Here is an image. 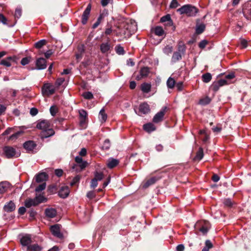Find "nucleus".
<instances>
[{
  "label": "nucleus",
  "mask_w": 251,
  "mask_h": 251,
  "mask_svg": "<svg viewBox=\"0 0 251 251\" xmlns=\"http://www.w3.org/2000/svg\"><path fill=\"white\" fill-rule=\"evenodd\" d=\"M36 127L41 130L40 136L42 139L52 136L55 134V131L51 127L50 123L48 120H42L39 121Z\"/></svg>",
  "instance_id": "1"
},
{
  "label": "nucleus",
  "mask_w": 251,
  "mask_h": 251,
  "mask_svg": "<svg viewBox=\"0 0 251 251\" xmlns=\"http://www.w3.org/2000/svg\"><path fill=\"white\" fill-rule=\"evenodd\" d=\"M180 14H185L187 16H195L198 12V9L190 4L184 5L177 10Z\"/></svg>",
  "instance_id": "2"
},
{
  "label": "nucleus",
  "mask_w": 251,
  "mask_h": 251,
  "mask_svg": "<svg viewBox=\"0 0 251 251\" xmlns=\"http://www.w3.org/2000/svg\"><path fill=\"white\" fill-rule=\"evenodd\" d=\"M242 12L247 20H251V0L245 2L242 6Z\"/></svg>",
  "instance_id": "3"
},
{
  "label": "nucleus",
  "mask_w": 251,
  "mask_h": 251,
  "mask_svg": "<svg viewBox=\"0 0 251 251\" xmlns=\"http://www.w3.org/2000/svg\"><path fill=\"white\" fill-rule=\"evenodd\" d=\"M75 161L78 164H75L72 168L73 170L78 171L77 168H79V171H81L85 168L87 165V162L86 161H83L82 158L79 156H76L75 158Z\"/></svg>",
  "instance_id": "4"
},
{
  "label": "nucleus",
  "mask_w": 251,
  "mask_h": 251,
  "mask_svg": "<svg viewBox=\"0 0 251 251\" xmlns=\"http://www.w3.org/2000/svg\"><path fill=\"white\" fill-rule=\"evenodd\" d=\"M3 153L7 158H12L16 155L15 149L11 146H6L3 148Z\"/></svg>",
  "instance_id": "5"
},
{
  "label": "nucleus",
  "mask_w": 251,
  "mask_h": 251,
  "mask_svg": "<svg viewBox=\"0 0 251 251\" xmlns=\"http://www.w3.org/2000/svg\"><path fill=\"white\" fill-rule=\"evenodd\" d=\"M42 92L43 95H51L55 93V89L50 83H45L42 87Z\"/></svg>",
  "instance_id": "6"
},
{
  "label": "nucleus",
  "mask_w": 251,
  "mask_h": 251,
  "mask_svg": "<svg viewBox=\"0 0 251 251\" xmlns=\"http://www.w3.org/2000/svg\"><path fill=\"white\" fill-rule=\"evenodd\" d=\"M167 109V107L166 106L163 107L159 112L154 115L152 119V122L154 123H158L162 122L164 119Z\"/></svg>",
  "instance_id": "7"
},
{
  "label": "nucleus",
  "mask_w": 251,
  "mask_h": 251,
  "mask_svg": "<svg viewBox=\"0 0 251 251\" xmlns=\"http://www.w3.org/2000/svg\"><path fill=\"white\" fill-rule=\"evenodd\" d=\"M161 178L160 176H154L144 180L142 183V187L144 189H147L150 186L155 184Z\"/></svg>",
  "instance_id": "8"
},
{
  "label": "nucleus",
  "mask_w": 251,
  "mask_h": 251,
  "mask_svg": "<svg viewBox=\"0 0 251 251\" xmlns=\"http://www.w3.org/2000/svg\"><path fill=\"white\" fill-rule=\"evenodd\" d=\"M228 83L227 80L224 79H221L217 81L214 82L211 86V88L215 92L218 91L220 87L227 85Z\"/></svg>",
  "instance_id": "9"
},
{
  "label": "nucleus",
  "mask_w": 251,
  "mask_h": 251,
  "mask_svg": "<svg viewBox=\"0 0 251 251\" xmlns=\"http://www.w3.org/2000/svg\"><path fill=\"white\" fill-rule=\"evenodd\" d=\"M91 7V4L89 3L82 14L81 17V23L83 25H86L87 23L88 20L90 16Z\"/></svg>",
  "instance_id": "10"
},
{
  "label": "nucleus",
  "mask_w": 251,
  "mask_h": 251,
  "mask_svg": "<svg viewBox=\"0 0 251 251\" xmlns=\"http://www.w3.org/2000/svg\"><path fill=\"white\" fill-rule=\"evenodd\" d=\"M50 231L53 235L59 238H62L63 235L60 232V225L55 224L50 226Z\"/></svg>",
  "instance_id": "11"
},
{
  "label": "nucleus",
  "mask_w": 251,
  "mask_h": 251,
  "mask_svg": "<svg viewBox=\"0 0 251 251\" xmlns=\"http://www.w3.org/2000/svg\"><path fill=\"white\" fill-rule=\"evenodd\" d=\"M110 39L108 38L106 43H102L100 45V50L102 53H107L110 51L112 47L109 43Z\"/></svg>",
  "instance_id": "12"
},
{
  "label": "nucleus",
  "mask_w": 251,
  "mask_h": 251,
  "mask_svg": "<svg viewBox=\"0 0 251 251\" xmlns=\"http://www.w3.org/2000/svg\"><path fill=\"white\" fill-rule=\"evenodd\" d=\"M32 242L31 236L30 234H25L20 239V243L23 246H29Z\"/></svg>",
  "instance_id": "13"
},
{
  "label": "nucleus",
  "mask_w": 251,
  "mask_h": 251,
  "mask_svg": "<svg viewBox=\"0 0 251 251\" xmlns=\"http://www.w3.org/2000/svg\"><path fill=\"white\" fill-rule=\"evenodd\" d=\"M37 146L36 144L33 141H27L24 145V148L28 151H32Z\"/></svg>",
  "instance_id": "14"
},
{
  "label": "nucleus",
  "mask_w": 251,
  "mask_h": 251,
  "mask_svg": "<svg viewBox=\"0 0 251 251\" xmlns=\"http://www.w3.org/2000/svg\"><path fill=\"white\" fill-rule=\"evenodd\" d=\"M48 179V175L45 172L40 173L35 176L36 181L38 183L46 182Z\"/></svg>",
  "instance_id": "15"
},
{
  "label": "nucleus",
  "mask_w": 251,
  "mask_h": 251,
  "mask_svg": "<svg viewBox=\"0 0 251 251\" xmlns=\"http://www.w3.org/2000/svg\"><path fill=\"white\" fill-rule=\"evenodd\" d=\"M70 190L68 186H62L58 191L59 196L63 199L66 198L69 194Z\"/></svg>",
  "instance_id": "16"
},
{
  "label": "nucleus",
  "mask_w": 251,
  "mask_h": 251,
  "mask_svg": "<svg viewBox=\"0 0 251 251\" xmlns=\"http://www.w3.org/2000/svg\"><path fill=\"white\" fill-rule=\"evenodd\" d=\"M36 66L38 70L45 69L47 67V61L45 58H39L36 60Z\"/></svg>",
  "instance_id": "17"
},
{
  "label": "nucleus",
  "mask_w": 251,
  "mask_h": 251,
  "mask_svg": "<svg viewBox=\"0 0 251 251\" xmlns=\"http://www.w3.org/2000/svg\"><path fill=\"white\" fill-rule=\"evenodd\" d=\"M139 112L143 114H147L150 112L149 105L146 102L140 104L139 108Z\"/></svg>",
  "instance_id": "18"
},
{
  "label": "nucleus",
  "mask_w": 251,
  "mask_h": 251,
  "mask_svg": "<svg viewBox=\"0 0 251 251\" xmlns=\"http://www.w3.org/2000/svg\"><path fill=\"white\" fill-rule=\"evenodd\" d=\"M80 125L82 126L85 124L87 119V114L85 110L82 109L79 111Z\"/></svg>",
  "instance_id": "19"
},
{
  "label": "nucleus",
  "mask_w": 251,
  "mask_h": 251,
  "mask_svg": "<svg viewBox=\"0 0 251 251\" xmlns=\"http://www.w3.org/2000/svg\"><path fill=\"white\" fill-rule=\"evenodd\" d=\"M46 216L50 218H53L56 217L57 211L55 209L53 208H46L45 210Z\"/></svg>",
  "instance_id": "20"
},
{
  "label": "nucleus",
  "mask_w": 251,
  "mask_h": 251,
  "mask_svg": "<svg viewBox=\"0 0 251 251\" xmlns=\"http://www.w3.org/2000/svg\"><path fill=\"white\" fill-rule=\"evenodd\" d=\"M16 205L12 201H10L5 204L3 207V209L5 212H11L15 210Z\"/></svg>",
  "instance_id": "21"
},
{
  "label": "nucleus",
  "mask_w": 251,
  "mask_h": 251,
  "mask_svg": "<svg viewBox=\"0 0 251 251\" xmlns=\"http://www.w3.org/2000/svg\"><path fill=\"white\" fill-rule=\"evenodd\" d=\"M119 163V161L113 158H109L107 161V167L109 169H113L116 167Z\"/></svg>",
  "instance_id": "22"
},
{
  "label": "nucleus",
  "mask_w": 251,
  "mask_h": 251,
  "mask_svg": "<svg viewBox=\"0 0 251 251\" xmlns=\"http://www.w3.org/2000/svg\"><path fill=\"white\" fill-rule=\"evenodd\" d=\"M143 129L146 131L150 133L156 129L155 126L151 123H149L144 125Z\"/></svg>",
  "instance_id": "23"
},
{
  "label": "nucleus",
  "mask_w": 251,
  "mask_h": 251,
  "mask_svg": "<svg viewBox=\"0 0 251 251\" xmlns=\"http://www.w3.org/2000/svg\"><path fill=\"white\" fill-rule=\"evenodd\" d=\"M37 205H38L34 199L28 198L25 201V206L27 208H30L32 206H36Z\"/></svg>",
  "instance_id": "24"
},
{
  "label": "nucleus",
  "mask_w": 251,
  "mask_h": 251,
  "mask_svg": "<svg viewBox=\"0 0 251 251\" xmlns=\"http://www.w3.org/2000/svg\"><path fill=\"white\" fill-rule=\"evenodd\" d=\"M42 249V248L37 244L30 245L28 246L27 248V251H41Z\"/></svg>",
  "instance_id": "25"
},
{
  "label": "nucleus",
  "mask_w": 251,
  "mask_h": 251,
  "mask_svg": "<svg viewBox=\"0 0 251 251\" xmlns=\"http://www.w3.org/2000/svg\"><path fill=\"white\" fill-rule=\"evenodd\" d=\"M9 188V183L6 182L0 183V194H2L6 192Z\"/></svg>",
  "instance_id": "26"
},
{
  "label": "nucleus",
  "mask_w": 251,
  "mask_h": 251,
  "mask_svg": "<svg viewBox=\"0 0 251 251\" xmlns=\"http://www.w3.org/2000/svg\"><path fill=\"white\" fill-rule=\"evenodd\" d=\"M14 133L8 137V140L13 141L16 140L24 132L22 130L13 132Z\"/></svg>",
  "instance_id": "27"
},
{
  "label": "nucleus",
  "mask_w": 251,
  "mask_h": 251,
  "mask_svg": "<svg viewBox=\"0 0 251 251\" xmlns=\"http://www.w3.org/2000/svg\"><path fill=\"white\" fill-rule=\"evenodd\" d=\"M141 90L145 93H148L151 89V85L148 83H143L141 86Z\"/></svg>",
  "instance_id": "28"
},
{
  "label": "nucleus",
  "mask_w": 251,
  "mask_h": 251,
  "mask_svg": "<svg viewBox=\"0 0 251 251\" xmlns=\"http://www.w3.org/2000/svg\"><path fill=\"white\" fill-rule=\"evenodd\" d=\"M108 14L109 12L108 10L105 8L100 12V16L97 19L99 21L101 22L104 20L105 17L108 16Z\"/></svg>",
  "instance_id": "29"
},
{
  "label": "nucleus",
  "mask_w": 251,
  "mask_h": 251,
  "mask_svg": "<svg viewBox=\"0 0 251 251\" xmlns=\"http://www.w3.org/2000/svg\"><path fill=\"white\" fill-rule=\"evenodd\" d=\"M150 72V68L148 67H143L141 68L140 71V75L144 77L148 76Z\"/></svg>",
  "instance_id": "30"
},
{
  "label": "nucleus",
  "mask_w": 251,
  "mask_h": 251,
  "mask_svg": "<svg viewBox=\"0 0 251 251\" xmlns=\"http://www.w3.org/2000/svg\"><path fill=\"white\" fill-rule=\"evenodd\" d=\"M223 203L225 206L228 208L233 207V206L236 204V202L232 201L229 198L225 199Z\"/></svg>",
  "instance_id": "31"
},
{
  "label": "nucleus",
  "mask_w": 251,
  "mask_h": 251,
  "mask_svg": "<svg viewBox=\"0 0 251 251\" xmlns=\"http://www.w3.org/2000/svg\"><path fill=\"white\" fill-rule=\"evenodd\" d=\"M201 78L204 83H208L212 79V75L209 73H206L202 75Z\"/></svg>",
  "instance_id": "32"
},
{
  "label": "nucleus",
  "mask_w": 251,
  "mask_h": 251,
  "mask_svg": "<svg viewBox=\"0 0 251 251\" xmlns=\"http://www.w3.org/2000/svg\"><path fill=\"white\" fill-rule=\"evenodd\" d=\"M203 150L201 147L199 148L198 151L196 153L194 159L195 160L200 161L203 157Z\"/></svg>",
  "instance_id": "33"
},
{
  "label": "nucleus",
  "mask_w": 251,
  "mask_h": 251,
  "mask_svg": "<svg viewBox=\"0 0 251 251\" xmlns=\"http://www.w3.org/2000/svg\"><path fill=\"white\" fill-rule=\"evenodd\" d=\"M11 59L12 58L10 57H7L5 59H2L0 61V65L6 67H10L11 66Z\"/></svg>",
  "instance_id": "34"
},
{
  "label": "nucleus",
  "mask_w": 251,
  "mask_h": 251,
  "mask_svg": "<svg viewBox=\"0 0 251 251\" xmlns=\"http://www.w3.org/2000/svg\"><path fill=\"white\" fill-rule=\"evenodd\" d=\"M57 190V185L56 184H52L49 185L48 187V192L50 194H52L56 192Z\"/></svg>",
  "instance_id": "35"
},
{
  "label": "nucleus",
  "mask_w": 251,
  "mask_h": 251,
  "mask_svg": "<svg viewBox=\"0 0 251 251\" xmlns=\"http://www.w3.org/2000/svg\"><path fill=\"white\" fill-rule=\"evenodd\" d=\"M211 101V99L206 96L203 98H202L200 100L199 103L202 105H205L209 104Z\"/></svg>",
  "instance_id": "36"
},
{
  "label": "nucleus",
  "mask_w": 251,
  "mask_h": 251,
  "mask_svg": "<svg viewBox=\"0 0 251 251\" xmlns=\"http://www.w3.org/2000/svg\"><path fill=\"white\" fill-rule=\"evenodd\" d=\"M154 33L156 35L162 36L165 35V32L161 26H157L154 29Z\"/></svg>",
  "instance_id": "37"
},
{
  "label": "nucleus",
  "mask_w": 251,
  "mask_h": 251,
  "mask_svg": "<svg viewBox=\"0 0 251 251\" xmlns=\"http://www.w3.org/2000/svg\"><path fill=\"white\" fill-rule=\"evenodd\" d=\"M182 56L181 53L179 52L175 51L174 52L172 56V61L176 62L181 59Z\"/></svg>",
  "instance_id": "38"
},
{
  "label": "nucleus",
  "mask_w": 251,
  "mask_h": 251,
  "mask_svg": "<svg viewBox=\"0 0 251 251\" xmlns=\"http://www.w3.org/2000/svg\"><path fill=\"white\" fill-rule=\"evenodd\" d=\"M34 199L37 205L41 202H46L47 200L46 198L41 195L36 196Z\"/></svg>",
  "instance_id": "39"
},
{
  "label": "nucleus",
  "mask_w": 251,
  "mask_h": 251,
  "mask_svg": "<svg viewBox=\"0 0 251 251\" xmlns=\"http://www.w3.org/2000/svg\"><path fill=\"white\" fill-rule=\"evenodd\" d=\"M175 84L176 81L175 79L173 78L170 77L167 81V87L170 89H173L175 87Z\"/></svg>",
  "instance_id": "40"
},
{
  "label": "nucleus",
  "mask_w": 251,
  "mask_h": 251,
  "mask_svg": "<svg viewBox=\"0 0 251 251\" xmlns=\"http://www.w3.org/2000/svg\"><path fill=\"white\" fill-rule=\"evenodd\" d=\"M104 178V174L102 172H99L95 171L94 172V178L96 179L98 181L101 180Z\"/></svg>",
  "instance_id": "41"
},
{
  "label": "nucleus",
  "mask_w": 251,
  "mask_h": 251,
  "mask_svg": "<svg viewBox=\"0 0 251 251\" xmlns=\"http://www.w3.org/2000/svg\"><path fill=\"white\" fill-rule=\"evenodd\" d=\"M205 25L203 24H201L197 26L196 32L198 34H201L205 30Z\"/></svg>",
  "instance_id": "42"
},
{
  "label": "nucleus",
  "mask_w": 251,
  "mask_h": 251,
  "mask_svg": "<svg viewBox=\"0 0 251 251\" xmlns=\"http://www.w3.org/2000/svg\"><path fill=\"white\" fill-rule=\"evenodd\" d=\"M47 41L45 39L41 40L34 44V47L36 49H41L47 43Z\"/></svg>",
  "instance_id": "43"
},
{
  "label": "nucleus",
  "mask_w": 251,
  "mask_h": 251,
  "mask_svg": "<svg viewBox=\"0 0 251 251\" xmlns=\"http://www.w3.org/2000/svg\"><path fill=\"white\" fill-rule=\"evenodd\" d=\"M115 50L116 53L119 55H124L125 53V51L124 48L121 46L120 45L116 46Z\"/></svg>",
  "instance_id": "44"
},
{
  "label": "nucleus",
  "mask_w": 251,
  "mask_h": 251,
  "mask_svg": "<svg viewBox=\"0 0 251 251\" xmlns=\"http://www.w3.org/2000/svg\"><path fill=\"white\" fill-rule=\"evenodd\" d=\"M112 25L109 23H107L106 25V28L104 31V34L106 35H109L112 33Z\"/></svg>",
  "instance_id": "45"
},
{
  "label": "nucleus",
  "mask_w": 251,
  "mask_h": 251,
  "mask_svg": "<svg viewBox=\"0 0 251 251\" xmlns=\"http://www.w3.org/2000/svg\"><path fill=\"white\" fill-rule=\"evenodd\" d=\"M46 186V182H44L39 185L35 189L36 192L39 193L44 190Z\"/></svg>",
  "instance_id": "46"
},
{
  "label": "nucleus",
  "mask_w": 251,
  "mask_h": 251,
  "mask_svg": "<svg viewBox=\"0 0 251 251\" xmlns=\"http://www.w3.org/2000/svg\"><path fill=\"white\" fill-rule=\"evenodd\" d=\"M100 118L101 119L102 122H105L107 116L106 114L105 113V111L104 109H101V110L100 112Z\"/></svg>",
  "instance_id": "47"
},
{
  "label": "nucleus",
  "mask_w": 251,
  "mask_h": 251,
  "mask_svg": "<svg viewBox=\"0 0 251 251\" xmlns=\"http://www.w3.org/2000/svg\"><path fill=\"white\" fill-rule=\"evenodd\" d=\"M171 15L170 14H167L161 18L160 22L162 23H164L171 20Z\"/></svg>",
  "instance_id": "48"
},
{
  "label": "nucleus",
  "mask_w": 251,
  "mask_h": 251,
  "mask_svg": "<svg viewBox=\"0 0 251 251\" xmlns=\"http://www.w3.org/2000/svg\"><path fill=\"white\" fill-rule=\"evenodd\" d=\"M81 176L79 175H77L75 177H74L72 181L70 183V184L71 186H74L76 183H78L79 182Z\"/></svg>",
  "instance_id": "49"
},
{
  "label": "nucleus",
  "mask_w": 251,
  "mask_h": 251,
  "mask_svg": "<svg viewBox=\"0 0 251 251\" xmlns=\"http://www.w3.org/2000/svg\"><path fill=\"white\" fill-rule=\"evenodd\" d=\"M164 25L167 27H171V30L173 31H175L176 29V26L174 25L172 20L166 23H164Z\"/></svg>",
  "instance_id": "50"
},
{
  "label": "nucleus",
  "mask_w": 251,
  "mask_h": 251,
  "mask_svg": "<svg viewBox=\"0 0 251 251\" xmlns=\"http://www.w3.org/2000/svg\"><path fill=\"white\" fill-rule=\"evenodd\" d=\"M83 97L87 100H91L93 98V95L90 92H86L83 94Z\"/></svg>",
  "instance_id": "51"
},
{
  "label": "nucleus",
  "mask_w": 251,
  "mask_h": 251,
  "mask_svg": "<svg viewBox=\"0 0 251 251\" xmlns=\"http://www.w3.org/2000/svg\"><path fill=\"white\" fill-rule=\"evenodd\" d=\"M28 213L29 214V217L32 219L35 218V217L37 214V212L33 208H30Z\"/></svg>",
  "instance_id": "52"
},
{
  "label": "nucleus",
  "mask_w": 251,
  "mask_h": 251,
  "mask_svg": "<svg viewBox=\"0 0 251 251\" xmlns=\"http://www.w3.org/2000/svg\"><path fill=\"white\" fill-rule=\"evenodd\" d=\"M186 50V46L184 44H180V43L178 45V51L180 53H184L185 52Z\"/></svg>",
  "instance_id": "53"
},
{
  "label": "nucleus",
  "mask_w": 251,
  "mask_h": 251,
  "mask_svg": "<svg viewBox=\"0 0 251 251\" xmlns=\"http://www.w3.org/2000/svg\"><path fill=\"white\" fill-rule=\"evenodd\" d=\"M30 59V57H24L21 60V63L22 65H25L29 63Z\"/></svg>",
  "instance_id": "54"
},
{
  "label": "nucleus",
  "mask_w": 251,
  "mask_h": 251,
  "mask_svg": "<svg viewBox=\"0 0 251 251\" xmlns=\"http://www.w3.org/2000/svg\"><path fill=\"white\" fill-rule=\"evenodd\" d=\"M13 132H15L14 127H8L4 131V132L2 134V135H6Z\"/></svg>",
  "instance_id": "55"
},
{
  "label": "nucleus",
  "mask_w": 251,
  "mask_h": 251,
  "mask_svg": "<svg viewBox=\"0 0 251 251\" xmlns=\"http://www.w3.org/2000/svg\"><path fill=\"white\" fill-rule=\"evenodd\" d=\"M50 114L52 116H54L56 115V113L57 112L58 110H57V109L56 106L53 105L50 107Z\"/></svg>",
  "instance_id": "56"
},
{
  "label": "nucleus",
  "mask_w": 251,
  "mask_h": 251,
  "mask_svg": "<svg viewBox=\"0 0 251 251\" xmlns=\"http://www.w3.org/2000/svg\"><path fill=\"white\" fill-rule=\"evenodd\" d=\"M205 226H202L199 229V230L202 233L203 235L206 234L208 231V229L206 225V223L205 224Z\"/></svg>",
  "instance_id": "57"
},
{
  "label": "nucleus",
  "mask_w": 251,
  "mask_h": 251,
  "mask_svg": "<svg viewBox=\"0 0 251 251\" xmlns=\"http://www.w3.org/2000/svg\"><path fill=\"white\" fill-rule=\"evenodd\" d=\"M208 43V42L206 40H203L200 42L199 44V47L201 49H204L206 45Z\"/></svg>",
  "instance_id": "58"
},
{
  "label": "nucleus",
  "mask_w": 251,
  "mask_h": 251,
  "mask_svg": "<svg viewBox=\"0 0 251 251\" xmlns=\"http://www.w3.org/2000/svg\"><path fill=\"white\" fill-rule=\"evenodd\" d=\"M110 147V140L108 139L104 140L103 145V148L106 150H108Z\"/></svg>",
  "instance_id": "59"
},
{
  "label": "nucleus",
  "mask_w": 251,
  "mask_h": 251,
  "mask_svg": "<svg viewBox=\"0 0 251 251\" xmlns=\"http://www.w3.org/2000/svg\"><path fill=\"white\" fill-rule=\"evenodd\" d=\"M22 15V10L20 8H16L15 12V18L19 19Z\"/></svg>",
  "instance_id": "60"
},
{
  "label": "nucleus",
  "mask_w": 251,
  "mask_h": 251,
  "mask_svg": "<svg viewBox=\"0 0 251 251\" xmlns=\"http://www.w3.org/2000/svg\"><path fill=\"white\" fill-rule=\"evenodd\" d=\"M65 79L64 78H58L55 81V85L57 87H59L64 82Z\"/></svg>",
  "instance_id": "61"
},
{
  "label": "nucleus",
  "mask_w": 251,
  "mask_h": 251,
  "mask_svg": "<svg viewBox=\"0 0 251 251\" xmlns=\"http://www.w3.org/2000/svg\"><path fill=\"white\" fill-rule=\"evenodd\" d=\"M179 5L177 0H172L170 5V8H176Z\"/></svg>",
  "instance_id": "62"
},
{
  "label": "nucleus",
  "mask_w": 251,
  "mask_h": 251,
  "mask_svg": "<svg viewBox=\"0 0 251 251\" xmlns=\"http://www.w3.org/2000/svg\"><path fill=\"white\" fill-rule=\"evenodd\" d=\"M98 181L93 178L91 181L90 187L94 189L98 186Z\"/></svg>",
  "instance_id": "63"
},
{
  "label": "nucleus",
  "mask_w": 251,
  "mask_h": 251,
  "mask_svg": "<svg viewBox=\"0 0 251 251\" xmlns=\"http://www.w3.org/2000/svg\"><path fill=\"white\" fill-rule=\"evenodd\" d=\"M86 196L89 199L92 200L95 198L96 194L94 191H90L87 193Z\"/></svg>",
  "instance_id": "64"
}]
</instances>
